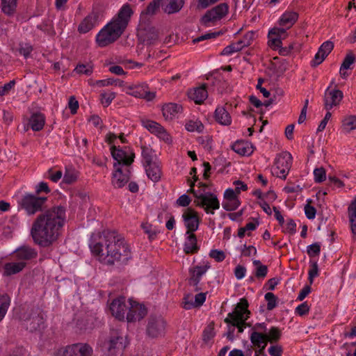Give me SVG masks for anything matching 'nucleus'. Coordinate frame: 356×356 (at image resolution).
I'll list each match as a JSON object with an SVG mask.
<instances>
[{"label": "nucleus", "instance_id": "f257e3e1", "mask_svg": "<svg viewBox=\"0 0 356 356\" xmlns=\"http://www.w3.org/2000/svg\"><path fill=\"white\" fill-rule=\"evenodd\" d=\"M92 254L102 263L113 264L115 262H126L131 257L129 245L120 239H116L113 234L104 233L93 236L90 243Z\"/></svg>", "mask_w": 356, "mask_h": 356}, {"label": "nucleus", "instance_id": "f03ea898", "mask_svg": "<svg viewBox=\"0 0 356 356\" xmlns=\"http://www.w3.org/2000/svg\"><path fill=\"white\" fill-rule=\"evenodd\" d=\"M65 220V209L61 207H54L41 214L31 229L34 241L42 246L52 243L56 240L58 229L63 225Z\"/></svg>", "mask_w": 356, "mask_h": 356}, {"label": "nucleus", "instance_id": "7ed1b4c3", "mask_svg": "<svg viewBox=\"0 0 356 356\" xmlns=\"http://www.w3.org/2000/svg\"><path fill=\"white\" fill-rule=\"evenodd\" d=\"M134 10L130 5L124 4L116 16L97 35L96 41L99 47H106L115 41L126 29Z\"/></svg>", "mask_w": 356, "mask_h": 356}, {"label": "nucleus", "instance_id": "20e7f679", "mask_svg": "<svg viewBox=\"0 0 356 356\" xmlns=\"http://www.w3.org/2000/svg\"><path fill=\"white\" fill-rule=\"evenodd\" d=\"M106 141L110 145L111 152L112 157L115 161L114 164H118V168L120 165H130L133 161L134 154L132 150L128 147H120V143H124L125 138L122 136H118L115 134L108 133L106 136Z\"/></svg>", "mask_w": 356, "mask_h": 356}, {"label": "nucleus", "instance_id": "39448f33", "mask_svg": "<svg viewBox=\"0 0 356 356\" xmlns=\"http://www.w3.org/2000/svg\"><path fill=\"white\" fill-rule=\"evenodd\" d=\"M248 303L246 300L241 299L236 305L234 310L229 313L225 318L227 323L232 326H236L239 332L243 331V325L248 318L249 311L248 310Z\"/></svg>", "mask_w": 356, "mask_h": 356}, {"label": "nucleus", "instance_id": "423d86ee", "mask_svg": "<svg viewBox=\"0 0 356 356\" xmlns=\"http://www.w3.org/2000/svg\"><path fill=\"white\" fill-rule=\"evenodd\" d=\"M195 203L204 209L207 213L213 214L214 211L220 208V202L217 195L210 192L197 193L194 191Z\"/></svg>", "mask_w": 356, "mask_h": 356}, {"label": "nucleus", "instance_id": "0eeeda50", "mask_svg": "<svg viewBox=\"0 0 356 356\" xmlns=\"http://www.w3.org/2000/svg\"><path fill=\"white\" fill-rule=\"evenodd\" d=\"M292 156L287 152H284L277 156L272 167L273 175L280 179H286L291 168Z\"/></svg>", "mask_w": 356, "mask_h": 356}, {"label": "nucleus", "instance_id": "6e6552de", "mask_svg": "<svg viewBox=\"0 0 356 356\" xmlns=\"http://www.w3.org/2000/svg\"><path fill=\"white\" fill-rule=\"evenodd\" d=\"M287 29L278 25L268 31V44L273 49H278L282 46V41L288 36Z\"/></svg>", "mask_w": 356, "mask_h": 356}, {"label": "nucleus", "instance_id": "1a4fd4ad", "mask_svg": "<svg viewBox=\"0 0 356 356\" xmlns=\"http://www.w3.org/2000/svg\"><path fill=\"white\" fill-rule=\"evenodd\" d=\"M228 12V6L225 3H220L213 9L207 11L202 17L201 22L204 26H209L210 23L216 22L225 17Z\"/></svg>", "mask_w": 356, "mask_h": 356}, {"label": "nucleus", "instance_id": "9d476101", "mask_svg": "<svg viewBox=\"0 0 356 356\" xmlns=\"http://www.w3.org/2000/svg\"><path fill=\"white\" fill-rule=\"evenodd\" d=\"M146 314L147 309L143 305L132 299L128 300V311L126 315V319L128 322L140 321Z\"/></svg>", "mask_w": 356, "mask_h": 356}, {"label": "nucleus", "instance_id": "9b49d317", "mask_svg": "<svg viewBox=\"0 0 356 356\" xmlns=\"http://www.w3.org/2000/svg\"><path fill=\"white\" fill-rule=\"evenodd\" d=\"M181 218L186 232H195L200 225V217L198 213L192 208H187L184 210Z\"/></svg>", "mask_w": 356, "mask_h": 356}, {"label": "nucleus", "instance_id": "f8f14e48", "mask_svg": "<svg viewBox=\"0 0 356 356\" xmlns=\"http://www.w3.org/2000/svg\"><path fill=\"white\" fill-rule=\"evenodd\" d=\"M123 90L128 95L137 98H143L147 101H151L155 97V92L149 91L145 83L129 86L124 87Z\"/></svg>", "mask_w": 356, "mask_h": 356}, {"label": "nucleus", "instance_id": "ddd939ff", "mask_svg": "<svg viewBox=\"0 0 356 356\" xmlns=\"http://www.w3.org/2000/svg\"><path fill=\"white\" fill-rule=\"evenodd\" d=\"M44 200L45 198H40L31 194H26L22 198L20 204L29 215H32L41 209Z\"/></svg>", "mask_w": 356, "mask_h": 356}, {"label": "nucleus", "instance_id": "4468645a", "mask_svg": "<svg viewBox=\"0 0 356 356\" xmlns=\"http://www.w3.org/2000/svg\"><path fill=\"white\" fill-rule=\"evenodd\" d=\"M142 125L151 133L166 143H171L172 139L166 130L156 122L145 119L141 121Z\"/></svg>", "mask_w": 356, "mask_h": 356}, {"label": "nucleus", "instance_id": "2eb2a0df", "mask_svg": "<svg viewBox=\"0 0 356 356\" xmlns=\"http://www.w3.org/2000/svg\"><path fill=\"white\" fill-rule=\"evenodd\" d=\"M343 92L338 89H330V86L325 90L324 96V106L327 111L339 105L343 99Z\"/></svg>", "mask_w": 356, "mask_h": 356}, {"label": "nucleus", "instance_id": "dca6fc26", "mask_svg": "<svg viewBox=\"0 0 356 356\" xmlns=\"http://www.w3.org/2000/svg\"><path fill=\"white\" fill-rule=\"evenodd\" d=\"M127 344V339L118 332L113 333L108 341L104 343V348L111 354H114L117 350H121Z\"/></svg>", "mask_w": 356, "mask_h": 356}, {"label": "nucleus", "instance_id": "f3484780", "mask_svg": "<svg viewBox=\"0 0 356 356\" xmlns=\"http://www.w3.org/2000/svg\"><path fill=\"white\" fill-rule=\"evenodd\" d=\"M109 309L115 318L120 321L124 320L128 311V300L126 301L122 297L116 298L111 302Z\"/></svg>", "mask_w": 356, "mask_h": 356}, {"label": "nucleus", "instance_id": "a211bd4d", "mask_svg": "<svg viewBox=\"0 0 356 356\" xmlns=\"http://www.w3.org/2000/svg\"><path fill=\"white\" fill-rule=\"evenodd\" d=\"M210 268H211V265L208 261H202L198 265L191 268L189 269L190 284L193 286H197L199 284L202 277L204 275H205L207 271Z\"/></svg>", "mask_w": 356, "mask_h": 356}, {"label": "nucleus", "instance_id": "6ab92c4d", "mask_svg": "<svg viewBox=\"0 0 356 356\" xmlns=\"http://www.w3.org/2000/svg\"><path fill=\"white\" fill-rule=\"evenodd\" d=\"M240 204L238 195L236 194L233 188H229L225 191L222 202L224 209L234 211L239 207Z\"/></svg>", "mask_w": 356, "mask_h": 356}, {"label": "nucleus", "instance_id": "aec40b11", "mask_svg": "<svg viewBox=\"0 0 356 356\" xmlns=\"http://www.w3.org/2000/svg\"><path fill=\"white\" fill-rule=\"evenodd\" d=\"M92 348L87 344L76 343L66 347L64 356H91Z\"/></svg>", "mask_w": 356, "mask_h": 356}, {"label": "nucleus", "instance_id": "412c9836", "mask_svg": "<svg viewBox=\"0 0 356 356\" xmlns=\"http://www.w3.org/2000/svg\"><path fill=\"white\" fill-rule=\"evenodd\" d=\"M251 36V34H247L243 39L227 46L223 49L221 54L224 56H230L237 51H241L245 47H248L250 44Z\"/></svg>", "mask_w": 356, "mask_h": 356}, {"label": "nucleus", "instance_id": "4be33fe9", "mask_svg": "<svg viewBox=\"0 0 356 356\" xmlns=\"http://www.w3.org/2000/svg\"><path fill=\"white\" fill-rule=\"evenodd\" d=\"M114 172L112 177V184L115 188L124 186L129 179V172H123L121 168H118V164H113Z\"/></svg>", "mask_w": 356, "mask_h": 356}, {"label": "nucleus", "instance_id": "5701e85b", "mask_svg": "<svg viewBox=\"0 0 356 356\" xmlns=\"http://www.w3.org/2000/svg\"><path fill=\"white\" fill-rule=\"evenodd\" d=\"M333 47L334 44L332 42H324L319 47L318 52L316 54L312 62V65L316 66L321 64L332 51Z\"/></svg>", "mask_w": 356, "mask_h": 356}, {"label": "nucleus", "instance_id": "b1692460", "mask_svg": "<svg viewBox=\"0 0 356 356\" xmlns=\"http://www.w3.org/2000/svg\"><path fill=\"white\" fill-rule=\"evenodd\" d=\"M165 321L161 318L151 320L147 327L148 334L152 337L162 335L165 332Z\"/></svg>", "mask_w": 356, "mask_h": 356}, {"label": "nucleus", "instance_id": "393cba45", "mask_svg": "<svg viewBox=\"0 0 356 356\" xmlns=\"http://www.w3.org/2000/svg\"><path fill=\"white\" fill-rule=\"evenodd\" d=\"M216 122L222 126H229L232 123V117L223 106H218L214 112Z\"/></svg>", "mask_w": 356, "mask_h": 356}, {"label": "nucleus", "instance_id": "a878e982", "mask_svg": "<svg viewBox=\"0 0 356 356\" xmlns=\"http://www.w3.org/2000/svg\"><path fill=\"white\" fill-rule=\"evenodd\" d=\"M232 149L242 156H250L254 152L252 144L246 140H238L232 145Z\"/></svg>", "mask_w": 356, "mask_h": 356}, {"label": "nucleus", "instance_id": "bb28decb", "mask_svg": "<svg viewBox=\"0 0 356 356\" xmlns=\"http://www.w3.org/2000/svg\"><path fill=\"white\" fill-rule=\"evenodd\" d=\"M181 106L175 103H168L162 108L163 115L166 120H171L178 117L181 111Z\"/></svg>", "mask_w": 356, "mask_h": 356}, {"label": "nucleus", "instance_id": "cd10ccee", "mask_svg": "<svg viewBox=\"0 0 356 356\" xmlns=\"http://www.w3.org/2000/svg\"><path fill=\"white\" fill-rule=\"evenodd\" d=\"M298 16V15L296 12L286 11L280 17L277 25L288 30L297 21Z\"/></svg>", "mask_w": 356, "mask_h": 356}, {"label": "nucleus", "instance_id": "c85d7f7f", "mask_svg": "<svg viewBox=\"0 0 356 356\" xmlns=\"http://www.w3.org/2000/svg\"><path fill=\"white\" fill-rule=\"evenodd\" d=\"M190 99L194 101L196 104H201L208 97V92L204 86L193 88L188 92Z\"/></svg>", "mask_w": 356, "mask_h": 356}, {"label": "nucleus", "instance_id": "c756f323", "mask_svg": "<svg viewBox=\"0 0 356 356\" xmlns=\"http://www.w3.org/2000/svg\"><path fill=\"white\" fill-rule=\"evenodd\" d=\"M147 177L153 181H158L161 175L160 167L156 162L147 161L145 165Z\"/></svg>", "mask_w": 356, "mask_h": 356}, {"label": "nucleus", "instance_id": "7c9ffc66", "mask_svg": "<svg viewBox=\"0 0 356 356\" xmlns=\"http://www.w3.org/2000/svg\"><path fill=\"white\" fill-rule=\"evenodd\" d=\"M193 232H186L185 234L184 250L186 253H193L198 249L197 238Z\"/></svg>", "mask_w": 356, "mask_h": 356}, {"label": "nucleus", "instance_id": "2f4dec72", "mask_svg": "<svg viewBox=\"0 0 356 356\" xmlns=\"http://www.w3.org/2000/svg\"><path fill=\"white\" fill-rule=\"evenodd\" d=\"M45 123V118L43 114L37 113L33 114L29 120L28 125L33 131H38L42 129Z\"/></svg>", "mask_w": 356, "mask_h": 356}, {"label": "nucleus", "instance_id": "473e14b6", "mask_svg": "<svg viewBox=\"0 0 356 356\" xmlns=\"http://www.w3.org/2000/svg\"><path fill=\"white\" fill-rule=\"evenodd\" d=\"M250 340L254 346L260 348L259 353L266 348L268 342L267 336L257 332H253L251 334Z\"/></svg>", "mask_w": 356, "mask_h": 356}, {"label": "nucleus", "instance_id": "72a5a7b5", "mask_svg": "<svg viewBox=\"0 0 356 356\" xmlns=\"http://www.w3.org/2000/svg\"><path fill=\"white\" fill-rule=\"evenodd\" d=\"M24 261L10 262L4 266L3 274L5 275H11L20 272L25 266Z\"/></svg>", "mask_w": 356, "mask_h": 356}, {"label": "nucleus", "instance_id": "f704fd0d", "mask_svg": "<svg viewBox=\"0 0 356 356\" xmlns=\"http://www.w3.org/2000/svg\"><path fill=\"white\" fill-rule=\"evenodd\" d=\"M36 255L35 252L28 247H23L17 249L15 252V257L20 260L19 261H24L35 257Z\"/></svg>", "mask_w": 356, "mask_h": 356}, {"label": "nucleus", "instance_id": "c9c22d12", "mask_svg": "<svg viewBox=\"0 0 356 356\" xmlns=\"http://www.w3.org/2000/svg\"><path fill=\"white\" fill-rule=\"evenodd\" d=\"M355 56L353 53H349L346 55L339 70V74L342 78L345 79L348 76L347 70L355 63Z\"/></svg>", "mask_w": 356, "mask_h": 356}, {"label": "nucleus", "instance_id": "e433bc0d", "mask_svg": "<svg viewBox=\"0 0 356 356\" xmlns=\"http://www.w3.org/2000/svg\"><path fill=\"white\" fill-rule=\"evenodd\" d=\"M169 2L164 6L163 10L168 14L178 12L184 6V0H168Z\"/></svg>", "mask_w": 356, "mask_h": 356}, {"label": "nucleus", "instance_id": "4c0bfd02", "mask_svg": "<svg viewBox=\"0 0 356 356\" xmlns=\"http://www.w3.org/2000/svg\"><path fill=\"white\" fill-rule=\"evenodd\" d=\"M342 130L345 133H349L350 131L356 129V116L355 115H347L342 120Z\"/></svg>", "mask_w": 356, "mask_h": 356}, {"label": "nucleus", "instance_id": "58836bf2", "mask_svg": "<svg viewBox=\"0 0 356 356\" xmlns=\"http://www.w3.org/2000/svg\"><path fill=\"white\" fill-rule=\"evenodd\" d=\"M95 26V17L89 15L86 17L79 26V31L81 33H86L90 31Z\"/></svg>", "mask_w": 356, "mask_h": 356}, {"label": "nucleus", "instance_id": "ea45409f", "mask_svg": "<svg viewBox=\"0 0 356 356\" xmlns=\"http://www.w3.org/2000/svg\"><path fill=\"white\" fill-rule=\"evenodd\" d=\"M18 0H1L2 11L6 15H12L16 10Z\"/></svg>", "mask_w": 356, "mask_h": 356}, {"label": "nucleus", "instance_id": "a19ab883", "mask_svg": "<svg viewBox=\"0 0 356 356\" xmlns=\"http://www.w3.org/2000/svg\"><path fill=\"white\" fill-rule=\"evenodd\" d=\"M93 86H97L99 87H106L109 86H118L120 87L124 86V82L119 79H114L113 78H108L102 80L96 81L93 84Z\"/></svg>", "mask_w": 356, "mask_h": 356}, {"label": "nucleus", "instance_id": "79ce46f5", "mask_svg": "<svg viewBox=\"0 0 356 356\" xmlns=\"http://www.w3.org/2000/svg\"><path fill=\"white\" fill-rule=\"evenodd\" d=\"M43 324V318L41 316H36L35 314L30 317L26 323V326L29 327L31 331L35 330L40 328Z\"/></svg>", "mask_w": 356, "mask_h": 356}, {"label": "nucleus", "instance_id": "37998d69", "mask_svg": "<svg viewBox=\"0 0 356 356\" xmlns=\"http://www.w3.org/2000/svg\"><path fill=\"white\" fill-rule=\"evenodd\" d=\"M259 225L257 222H250L243 227H241L238 231V236L243 238L245 236H250V232L254 230Z\"/></svg>", "mask_w": 356, "mask_h": 356}, {"label": "nucleus", "instance_id": "c03bdc74", "mask_svg": "<svg viewBox=\"0 0 356 356\" xmlns=\"http://www.w3.org/2000/svg\"><path fill=\"white\" fill-rule=\"evenodd\" d=\"M10 303V298L8 295H3L0 298V322L4 318Z\"/></svg>", "mask_w": 356, "mask_h": 356}, {"label": "nucleus", "instance_id": "a18cd8bd", "mask_svg": "<svg viewBox=\"0 0 356 356\" xmlns=\"http://www.w3.org/2000/svg\"><path fill=\"white\" fill-rule=\"evenodd\" d=\"M116 93L113 91H103L100 95V101L104 107L108 106L115 98Z\"/></svg>", "mask_w": 356, "mask_h": 356}, {"label": "nucleus", "instance_id": "49530a36", "mask_svg": "<svg viewBox=\"0 0 356 356\" xmlns=\"http://www.w3.org/2000/svg\"><path fill=\"white\" fill-rule=\"evenodd\" d=\"M78 178L77 172L73 168H66L63 175V181L67 184H71L76 181Z\"/></svg>", "mask_w": 356, "mask_h": 356}, {"label": "nucleus", "instance_id": "de8ad7c7", "mask_svg": "<svg viewBox=\"0 0 356 356\" xmlns=\"http://www.w3.org/2000/svg\"><path fill=\"white\" fill-rule=\"evenodd\" d=\"M161 4V0H152L149 5L147 6L145 10L142 12L141 16H143L145 15H154Z\"/></svg>", "mask_w": 356, "mask_h": 356}, {"label": "nucleus", "instance_id": "09e8293b", "mask_svg": "<svg viewBox=\"0 0 356 356\" xmlns=\"http://www.w3.org/2000/svg\"><path fill=\"white\" fill-rule=\"evenodd\" d=\"M253 264L255 267V275L257 277H265L268 273L267 266L261 264L259 260H254Z\"/></svg>", "mask_w": 356, "mask_h": 356}, {"label": "nucleus", "instance_id": "8fccbe9b", "mask_svg": "<svg viewBox=\"0 0 356 356\" xmlns=\"http://www.w3.org/2000/svg\"><path fill=\"white\" fill-rule=\"evenodd\" d=\"M280 225L282 228V231L286 234H293L296 232V224L291 219L284 220V223Z\"/></svg>", "mask_w": 356, "mask_h": 356}, {"label": "nucleus", "instance_id": "3c124183", "mask_svg": "<svg viewBox=\"0 0 356 356\" xmlns=\"http://www.w3.org/2000/svg\"><path fill=\"white\" fill-rule=\"evenodd\" d=\"M314 179L316 183H321L326 179V171L323 167L314 170Z\"/></svg>", "mask_w": 356, "mask_h": 356}, {"label": "nucleus", "instance_id": "603ef678", "mask_svg": "<svg viewBox=\"0 0 356 356\" xmlns=\"http://www.w3.org/2000/svg\"><path fill=\"white\" fill-rule=\"evenodd\" d=\"M74 71L79 74L90 75L93 71V67L90 63L79 64L74 69Z\"/></svg>", "mask_w": 356, "mask_h": 356}, {"label": "nucleus", "instance_id": "864d4df0", "mask_svg": "<svg viewBox=\"0 0 356 356\" xmlns=\"http://www.w3.org/2000/svg\"><path fill=\"white\" fill-rule=\"evenodd\" d=\"M145 233L148 235L149 239H153L158 233V230L148 222H143L140 225Z\"/></svg>", "mask_w": 356, "mask_h": 356}, {"label": "nucleus", "instance_id": "5fc2aeb1", "mask_svg": "<svg viewBox=\"0 0 356 356\" xmlns=\"http://www.w3.org/2000/svg\"><path fill=\"white\" fill-rule=\"evenodd\" d=\"M63 176L62 171L50 168L46 172V177L54 182H57Z\"/></svg>", "mask_w": 356, "mask_h": 356}, {"label": "nucleus", "instance_id": "6e6d98bb", "mask_svg": "<svg viewBox=\"0 0 356 356\" xmlns=\"http://www.w3.org/2000/svg\"><path fill=\"white\" fill-rule=\"evenodd\" d=\"M309 281L312 284L314 279L318 275V267L316 262H312L310 264V269L309 270Z\"/></svg>", "mask_w": 356, "mask_h": 356}, {"label": "nucleus", "instance_id": "4d7b16f0", "mask_svg": "<svg viewBox=\"0 0 356 356\" xmlns=\"http://www.w3.org/2000/svg\"><path fill=\"white\" fill-rule=\"evenodd\" d=\"M265 299L267 301V308L271 310L276 307L277 298L273 293H266L265 294Z\"/></svg>", "mask_w": 356, "mask_h": 356}, {"label": "nucleus", "instance_id": "13d9d810", "mask_svg": "<svg viewBox=\"0 0 356 356\" xmlns=\"http://www.w3.org/2000/svg\"><path fill=\"white\" fill-rule=\"evenodd\" d=\"M307 251L309 257L318 256L321 252V245L318 243H313L307 246Z\"/></svg>", "mask_w": 356, "mask_h": 356}, {"label": "nucleus", "instance_id": "bf43d9fd", "mask_svg": "<svg viewBox=\"0 0 356 356\" xmlns=\"http://www.w3.org/2000/svg\"><path fill=\"white\" fill-rule=\"evenodd\" d=\"M266 335L267 336V341L273 342L280 339V332L279 330L273 327Z\"/></svg>", "mask_w": 356, "mask_h": 356}, {"label": "nucleus", "instance_id": "052dcab7", "mask_svg": "<svg viewBox=\"0 0 356 356\" xmlns=\"http://www.w3.org/2000/svg\"><path fill=\"white\" fill-rule=\"evenodd\" d=\"M209 256L214 259L216 261H222L225 258V254L223 251L220 250H211L209 252Z\"/></svg>", "mask_w": 356, "mask_h": 356}, {"label": "nucleus", "instance_id": "680f3d73", "mask_svg": "<svg viewBox=\"0 0 356 356\" xmlns=\"http://www.w3.org/2000/svg\"><path fill=\"white\" fill-rule=\"evenodd\" d=\"M19 51L21 55L27 58L32 51V47L29 44L22 43L19 45Z\"/></svg>", "mask_w": 356, "mask_h": 356}, {"label": "nucleus", "instance_id": "e2e57ef3", "mask_svg": "<svg viewBox=\"0 0 356 356\" xmlns=\"http://www.w3.org/2000/svg\"><path fill=\"white\" fill-rule=\"evenodd\" d=\"M214 335H215V332H214L213 326L212 325H208L204 331V334H203L204 340L206 341H208L210 339H211L214 337Z\"/></svg>", "mask_w": 356, "mask_h": 356}, {"label": "nucleus", "instance_id": "0e129e2a", "mask_svg": "<svg viewBox=\"0 0 356 356\" xmlns=\"http://www.w3.org/2000/svg\"><path fill=\"white\" fill-rule=\"evenodd\" d=\"M15 81L12 80L8 83L4 84L3 86H0V95L3 96L8 93V92L15 86Z\"/></svg>", "mask_w": 356, "mask_h": 356}, {"label": "nucleus", "instance_id": "69168bd1", "mask_svg": "<svg viewBox=\"0 0 356 356\" xmlns=\"http://www.w3.org/2000/svg\"><path fill=\"white\" fill-rule=\"evenodd\" d=\"M68 107L72 114H75L79 108V102L74 96H71L68 101Z\"/></svg>", "mask_w": 356, "mask_h": 356}, {"label": "nucleus", "instance_id": "338daca9", "mask_svg": "<svg viewBox=\"0 0 356 356\" xmlns=\"http://www.w3.org/2000/svg\"><path fill=\"white\" fill-rule=\"evenodd\" d=\"M305 213L308 219H314L316 217V211L312 206L307 204L305 207Z\"/></svg>", "mask_w": 356, "mask_h": 356}, {"label": "nucleus", "instance_id": "774afa93", "mask_svg": "<svg viewBox=\"0 0 356 356\" xmlns=\"http://www.w3.org/2000/svg\"><path fill=\"white\" fill-rule=\"evenodd\" d=\"M350 224V229L354 238H356V214L348 215Z\"/></svg>", "mask_w": 356, "mask_h": 356}]
</instances>
